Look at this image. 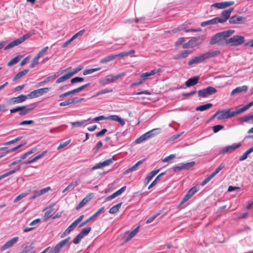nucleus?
<instances>
[{"label":"nucleus","instance_id":"nucleus-11","mask_svg":"<svg viewBox=\"0 0 253 253\" xmlns=\"http://www.w3.org/2000/svg\"><path fill=\"white\" fill-rule=\"evenodd\" d=\"M234 4V1H223L221 2L214 3L211 5V7H216L218 9H224L227 7L233 5Z\"/></svg>","mask_w":253,"mask_h":253},{"label":"nucleus","instance_id":"nucleus-32","mask_svg":"<svg viewBox=\"0 0 253 253\" xmlns=\"http://www.w3.org/2000/svg\"><path fill=\"white\" fill-rule=\"evenodd\" d=\"M212 104L211 103H207L206 104H204L202 105L199 106L196 108V111H204L206 110H208L211 108L212 106Z\"/></svg>","mask_w":253,"mask_h":253},{"label":"nucleus","instance_id":"nucleus-44","mask_svg":"<svg viewBox=\"0 0 253 253\" xmlns=\"http://www.w3.org/2000/svg\"><path fill=\"white\" fill-rule=\"evenodd\" d=\"M195 164V162L194 161H192L186 163H183L184 170H188L190 169L191 168L193 167Z\"/></svg>","mask_w":253,"mask_h":253},{"label":"nucleus","instance_id":"nucleus-30","mask_svg":"<svg viewBox=\"0 0 253 253\" xmlns=\"http://www.w3.org/2000/svg\"><path fill=\"white\" fill-rule=\"evenodd\" d=\"M79 92H80V90L79 87H78V88L74 89L72 90H70V91H67L66 92H65L64 93L61 94L59 97L60 98H63V97H66V96L70 95H73L76 93Z\"/></svg>","mask_w":253,"mask_h":253},{"label":"nucleus","instance_id":"nucleus-21","mask_svg":"<svg viewBox=\"0 0 253 253\" xmlns=\"http://www.w3.org/2000/svg\"><path fill=\"white\" fill-rule=\"evenodd\" d=\"M160 132V128H154L153 129L143 134L144 136L146 137L147 140L154 137L155 135L159 134Z\"/></svg>","mask_w":253,"mask_h":253},{"label":"nucleus","instance_id":"nucleus-52","mask_svg":"<svg viewBox=\"0 0 253 253\" xmlns=\"http://www.w3.org/2000/svg\"><path fill=\"white\" fill-rule=\"evenodd\" d=\"M33 35V33L31 32H29L28 33L23 35V36L20 37V39L22 42H24L25 40L28 39L30 38Z\"/></svg>","mask_w":253,"mask_h":253},{"label":"nucleus","instance_id":"nucleus-19","mask_svg":"<svg viewBox=\"0 0 253 253\" xmlns=\"http://www.w3.org/2000/svg\"><path fill=\"white\" fill-rule=\"evenodd\" d=\"M116 58H120L119 54H111L108 56H107L103 58H102L100 60V63L101 64H105L107 63L110 61L116 59Z\"/></svg>","mask_w":253,"mask_h":253},{"label":"nucleus","instance_id":"nucleus-28","mask_svg":"<svg viewBox=\"0 0 253 253\" xmlns=\"http://www.w3.org/2000/svg\"><path fill=\"white\" fill-rule=\"evenodd\" d=\"M166 174V172H162L161 173H160V174H159L157 177L156 178H155V179L151 183V184L148 187V189H150L152 187H153V186H154L155 185L157 184V183L161 180V179H162L163 176H164V175H165Z\"/></svg>","mask_w":253,"mask_h":253},{"label":"nucleus","instance_id":"nucleus-18","mask_svg":"<svg viewBox=\"0 0 253 253\" xmlns=\"http://www.w3.org/2000/svg\"><path fill=\"white\" fill-rule=\"evenodd\" d=\"M126 186L122 187L121 188H120L119 190L116 191L113 194L106 197L105 201H110V200L116 198V197L120 195L122 193H123L126 190Z\"/></svg>","mask_w":253,"mask_h":253},{"label":"nucleus","instance_id":"nucleus-10","mask_svg":"<svg viewBox=\"0 0 253 253\" xmlns=\"http://www.w3.org/2000/svg\"><path fill=\"white\" fill-rule=\"evenodd\" d=\"M19 240L18 237H14L10 240L7 241L3 245H2L0 248V251H3L8 248L12 247L15 244H16Z\"/></svg>","mask_w":253,"mask_h":253},{"label":"nucleus","instance_id":"nucleus-14","mask_svg":"<svg viewBox=\"0 0 253 253\" xmlns=\"http://www.w3.org/2000/svg\"><path fill=\"white\" fill-rule=\"evenodd\" d=\"M105 210V207H102L101 208H100L95 213H94L93 215H92L91 216H90L88 218H87L86 220L83 221L82 223H81L79 227L80 228L82 227L85 225L87 223H88L89 221H90L91 220L94 219L95 217H97L98 215H99L101 212H102Z\"/></svg>","mask_w":253,"mask_h":253},{"label":"nucleus","instance_id":"nucleus-53","mask_svg":"<svg viewBox=\"0 0 253 253\" xmlns=\"http://www.w3.org/2000/svg\"><path fill=\"white\" fill-rule=\"evenodd\" d=\"M84 237L80 233L74 239L73 243L75 244H78Z\"/></svg>","mask_w":253,"mask_h":253},{"label":"nucleus","instance_id":"nucleus-34","mask_svg":"<svg viewBox=\"0 0 253 253\" xmlns=\"http://www.w3.org/2000/svg\"><path fill=\"white\" fill-rule=\"evenodd\" d=\"M253 152V146L247 150L239 158V161H243L246 160L248 156V155Z\"/></svg>","mask_w":253,"mask_h":253},{"label":"nucleus","instance_id":"nucleus-2","mask_svg":"<svg viewBox=\"0 0 253 253\" xmlns=\"http://www.w3.org/2000/svg\"><path fill=\"white\" fill-rule=\"evenodd\" d=\"M245 40L244 36H234L233 37L227 39V45L231 46H239L245 42Z\"/></svg>","mask_w":253,"mask_h":253},{"label":"nucleus","instance_id":"nucleus-58","mask_svg":"<svg viewBox=\"0 0 253 253\" xmlns=\"http://www.w3.org/2000/svg\"><path fill=\"white\" fill-rule=\"evenodd\" d=\"M27 195V193H22L17 196L14 200V202L16 203L18 201L21 200L22 198L25 197Z\"/></svg>","mask_w":253,"mask_h":253},{"label":"nucleus","instance_id":"nucleus-35","mask_svg":"<svg viewBox=\"0 0 253 253\" xmlns=\"http://www.w3.org/2000/svg\"><path fill=\"white\" fill-rule=\"evenodd\" d=\"M71 77L70 76V74H69V73H66L64 75L62 76V77L59 78L56 81V84H59L62 82H65V81L67 80L68 79H70Z\"/></svg>","mask_w":253,"mask_h":253},{"label":"nucleus","instance_id":"nucleus-64","mask_svg":"<svg viewBox=\"0 0 253 253\" xmlns=\"http://www.w3.org/2000/svg\"><path fill=\"white\" fill-rule=\"evenodd\" d=\"M196 58L197 59V61L199 62V63L203 62L204 60L206 59L205 53L200 55L196 56Z\"/></svg>","mask_w":253,"mask_h":253},{"label":"nucleus","instance_id":"nucleus-13","mask_svg":"<svg viewBox=\"0 0 253 253\" xmlns=\"http://www.w3.org/2000/svg\"><path fill=\"white\" fill-rule=\"evenodd\" d=\"M161 68L155 69L154 70L150 71V72H147L141 74L140 75V77L142 78L143 80L145 82L148 79L149 77L154 75L158 73L161 72Z\"/></svg>","mask_w":253,"mask_h":253},{"label":"nucleus","instance_id":"nucleus-55","mask_svg":"<svg viewBox=\"0 0 253 253\" xmlns=\"http://www.w3.org/2000/svg\"><path fill=\"white\" fill-rule=\"evenodd\" d=\"M83 69V67L80 66L78 67H77L76 68L73 69V71L71 72H68L69 74H70V76L72 77L74 74L77 73L79 71H80Z\"/></svg>","mask_w":253,"mask_h":253},{"label":"nucleus","instance_id":"nucleus-51","mask_svg":"<svg viewBox=\"0 0 253 253\" xmlns=\"http://www.w3.org/2000/svg\"><path fill=\"white\" fill-rule=\"evenodd\" d=\"M84 79L82 77H76L72 78L71 80V83L72 84H75L77 83L82 82L84 81Z\"/></svg>","mask_w":253,"mask_h":253},{"label":"nucleus","instance_id":"nucleus-47","mask_svg":"<svg viewBox=\"0 0 253 253\" xmlns=\"http://www.w3.org/2000/svg\"><path fill=\"white\" fill-rule=\"evenodd\" d=\"M91 228L90 227L84 228L82 229L81 232L80 233V234L84 238V236L87 235L90 232Z\"/></svg>","mask_w":253,"mask_h":253},{"label":"nucleus","instance_id":"nucleus-25","mask_svg":"<svg viewBox=\"0 0 253 253\" xmlns=\"http://www.w3.org/2000/svg\"><path fill=\"white\" fill-rule=\"evenodd\" d=\"M160 171V169L154 170L150 172L146 177L145 179V184H147L152 179V178L156 175Z\"/></svg>","mask_w":253,"mask_h":253},{"label":"nucleus","instance_id":"nucleus-60","mask_svg":"<svg viewBox=\"0 0 253 253\" xmlns=\"http://www.w3.org/2000/svg\"><path fill=\"white\" fill-rule=\"evenodd\" d=\"M70 104H72L71 99H69L64 102H62L60 103L59 106L62 107V106H67V105H69Z\"/></svg>","mask_w":253,"mask_h":253},{"label":"nucleus","instance_id":"nucleus-45","mask_svg":"<svg viewBox=\"0 0 253 253\" xmlns=\"http://www.w3.org/2000/svg\"><path fill=\"white\" fill-rule=\"evenodd\" d=\"M250 108V107H249V105H248V104H247V105L244 106L243 107L235 110V112L236 115H237L240 113H242L249 109Z\"/></svg>","mask_w":253,"mask_h":253},{"label":"nucleus","instance_id":"nucleus-59","mask_svg":"<svg viewBox=\"0 0 253 253\" xmlns=\"http://www.w3.org/2000/svg\"><path fill=\"white\" fill-rule=\"evenodd\" d=\"M119 117H120L117 115H113L107 117V120H110L117 122L119 119Z\"/></svg>","mask_w":253,"mask_h":253},{"label":"nucleus","instance_id":"nucleus-22","mask_svg":"<svg viewBox=\"0 0 253 253\" xmlns=\"http://www.w3.org/2000/svg\"><path fill=\"white\" fill-rule=\"evenodd\" d=\"M192 52L191 50H185L184 51H182L180 52H179L177 54L175 55L173 59H179L181 58H185L187 57L189 54H190Z\"/></svg>","mask_w":253,"mask_h":253},{"label":"nucleus","instance_id":"nucleus-20","mask_svg":"<svg viewBox=\"0 0 253 253\" xmlns=\"http://www.w3.org/2000/svg\"><path fill=\"white\" fill-rule=\"evenodd\" d=\"M199 79V76H194L189 79L185 82V84L187 87H191L194 86L198 84Z\"/></svg>","mask_w":253,"mask_h":253},{"label":"nucleus","instance_id":"nucleus-27","mask_svg":"<svg viewBox=\"0 0 253 253\" xmlns=\"http://www.w3.org/2000/svg\"><path fill=\"white\" fill-rule=\"evenodd\" d=\"M249 121H251V123L253 124V114L246 115L240 118L239 121L240 123H243L244 122H248Z\"/></svg>","mask_w":253,"mask_h":253},{"label":"nucleus","instance_id":"nucleus-3","mask_svg":"<svg viewBox=\"0 0 253 253\" xmlns=\"http://www.w3.org/2000/svg\"><path fill=\"white\" fill-rule=\"evenodd\" d=\"M216 92L217 90L215 88L209 86L205 88L198 90V94L200 97L206 98L210 95L215 93Z\"/></svg>","mask_w":253,"mask_h":253},{"label":"nucleus","instance_id":"nucleus-15","mask_svg":"<svg viewBox=\"0 0 253 253\" xmlns=\"http://www.w3.org/2000/svg\"><path fill=\"white\" fill-rule=\"evenodd\" d=\"M27 98H29L28 94L27 95L21 94L17 97L11 98L9 101V103L11 104H15L22 103L25 101Z\"/></svg>","mask_w":253,"mask_h":253},{"label":"nucleus","instance_id":"nucleus-56","mask_svg":"<svg viewBox=\"0 0 253 253\" xmlns=\"http://www.w3.org/2000/svg\"><path fill=\"white\" fill-rule=\"evenodd\" d=\"M22 136L18 137L14 139L5 142L3 145H7L12 144H14L18 141L20 140L22 138Z\"/></svg>","mask_w":253,"mask_h":253},{"label":"nucleus","instance_id":"nucleus-39","mask_svg":"<svg viewBox=\"0 0 253 253\" xmlns=\"http://www.w3.org/2000/svg\"><path fill=\"white\" fill-rule=\"evenodd\" d=\"M220 53L219 50H215L211 52H208L205 53L206 59L212 57H215Z\"/></svg>","mask_w":253,"mask_h":253},{"label":"nucleus","instance_id":"nucleus-36","mask_svg":"<svg viewBox=\"0 0 253 253\" xmlns=\"http://www.w3.org/2000/svg\"><path fill=\"white\" fill-rule=\"evenodd\" d=\"M55 78V75H51L49 77H46L43 81L39 82L38 84V86H41L47 83L50 80H53Z\"/></svg>","mask_w":253,"mask_h":253},{"label":"nucleus","instance_id":"nucleus-1","mask_svg":"<svg viewBox=\"0 0 253 253\" xmlns=\"http://www.w3.org/2000/svg\"><path fill=\"white\" fill-rule=\"evenodd\" d=\"M234 33L235 30H228L217 33L211 38L210 44L211 45L217 44L222 46L227 45V38L230 37Z\"/></svg>","mask_w":253,"mask_h":253},{"label":"nucleus","instance_id":"nucleus-29","mask_svg":"<svg viewBox=\"0 0 253 253\" xmlns=\"http://www.w3.org/2000/svg\"><path fill=\"white\" fill-rule=\"evenodd\" d=\"M29 71V70L28 69H24L23 71H21L18 72L16 75L13 77L12 81H15L19 79H20L24 76H25L28 72Z\"/></svg>","mask_w":253,"mask_h":253},{"label":"nucleus","instance_id":"nucleus-12","mask_svg":"<svg viewBox=\"0 0 253 253\" xmlns=\"http://www.w3.org/2000/svg\"><path fill=\"white\" fill-rule=\"evenodd\" d=\"M241 146V144L240 143H234L231 145H229L225 147L220 152L219 154H223L226 153H231L236 150V149L239 148Z\"/></svg>","mask_w":253,"mask_h":253},{"label":"nucleus","instance_id":"nucleus-26","mask_svg":"<svg viewBox=\"0 0 253 253\" xmlns=\"http://www.w3.org/2000/svg\"><path fill=\"white\" fill-rule=\"evenodd\" d=\"M144 159H142V160H141L139 161H138L135 164H134L133 166H132L131 167L129 168V169H127L125 171V172H124V174H127L129 172H132L134 170H135L136 169V168L139 166L140 165H141V164H142V163L144 162Z\"/></svg>","mask_w":253,"mask_h":253},{"label":"nucleus","instance_id":"nucleus-41","mask_svg":"<svg viewBox=\"0 0 253 253\" xmlns=\"http://www.w3.org/2000/svg\"><path fill=\"white\" fill-rule=\"evenodd\" d=\"M90 119L86 120H83L82 121H77L75 122L71 123V125L73 127H80L84 125L86 122L89 121Z\"/></svg>","mask_w":253,"mask_h":253},{"label":"nucleus","instance_id":"nucleus-24","mask_svg":"<svg viewBox=\"0 0 253 253\" xmlns=\"http://www.w3.org/2000/svg\"><path fill=\"white\" fill-rule=\"evenodd\" d=\"M248 89V86L247 85H243L241 86H238L234 89L231 92V95H234L236 94L246 91Z\"/></svg>","mask_w":253,"mask_h":253},{"label":"nucleus","instance_id":"nucleus-42","mask_svg":"<svg viewBox=\"0 0 253 253\" xmlns=\"http://www.w3.org/2000/svg\"><path fill=\"white\" fill-rule=\"evenodd\" d=\"M100 69H101L100 67L96 68H91V69H86L84 71L83 75H86L88 74H92L96 71L100 70Z\"/></svg>","mask_w":253,"mask_h":253},{"label":"nucleus","instance_id":"nucleus-16","mask_svg":"<svg viewBox=\"0 0 253 253\" xmlns=\"http://www.w3.org/2000/svg\"><path fill=\"white\" fill-rule=\"evenodd\" d=\"M245 21V18L241 16L234 15L229 20V23L232 24H242Z\"/></svg>","mask_w":253,"mask_h":253},{"label":"nucleus","instance_id":"nucleus-4","mask_svg":"<svg viewBox=\"0 0 253 253\" xmlns=\"http://www.w3.org/2000/svg\"><path fill=\"white\" fill-rule=\"evenodd\" d=\"M219 112V116L217 117L218 120L227 119L236 116L235 111H230V109L218 110Z\"/></svg>","mask_w":253,"mask_h":253},{"label":"nucleus","instance_id":"nucleus-37","mask_svg":"<svg viewBox=\"0 0 253 253\" xmlns=\"http://www.w3.org/2000/svg\"><path fill=\"white\" fill-rule=\"evenodd\" d=\"M21 107H23V108L20 110V112H19V114L20 116H24L29 112H30L33 108H27L26 106H22Z\"/></svg>","mask_w":253,"mask_h":253},{"label":"nucleus","instance_id":"nucleus-5","mask_svg":"<svg viewBox=\"0 0 253 253\" xmlns=\"http://www.w3.org/2000/svg\"><path fill=\"white\" fill-rule=\"evenodd\" d=\"M203 42V39L200 37L198 38L193 37L187 42L183 45V48H192L200 44Z\"/></svg>","mask_w":253,"mask_h":253},{"label":"nucleus","instance_id":"nucleus-31","mask_svg":"<svg viewBox=\"0 0 253 253\" xmlns=\"http://www.w3.org/2000/svg\"><path fill=\"white\" fill-rule=\"evenodd\" d=\"M90 198L88 196L84 197L82 201L76 206V209L79 210L83 207L90 200Z\"/></svg>","mask_w":253,"mask_h":253},{"label":"nucleus","instance_id":"nucleus-6","mask_svg":"<svg viewBox=\"0 0 253 253\" xmlns=\"http://www.w3.org/2000/svg\"><path fill=\"white\" fill-rule=\"evenodd\" d=\"M70 239L71 237H69L61 241L50 250V253H59L60 252L63 248L69 243Z\"/></svg>","mask_w":253,"mask_h":253},{"label":"nucleus","instance_id":"nucleus-57","mask_svg":"<svg viewBox=\"0 0 253 253\" xmlns=\"http://www.w3.org/2000/svg\"><path fill=\"white\" fill-rule=\"evenodd\" d=\"M147 140V139L145 136H144V134H142L139 137L137 138L135 140V142L136 144L141 143Z\"/></svg>","mask_w":253,"mask_h":253},{"label":"nucleus","instance_id":"nucleus-54","mask_svg":"<svg viewBox=\"0 0 253 253\" xmlns=\"http://www.w3.org/2000/svg\"><path fill=\"white\" fill-rule=\"evenodd\" d=\"M71 99L72 104H76V103L81 102L84 99V98H79L77 97H75Z\"/></svg>","mask_w":253,"mask_h":253},{"label":"nucleus","instance_id":"nucleus-8","mask_svg":"<svg viewBox=\"0 0 253 253\" xmlns=\"http://www.w3.org/2000/svg\"><path fill=\"white\" fill-rule=\"evenodd\" d=\"M124 74H121L116 75H109L107 76V78L100 80L99 81V84L103 85H105L114 82L115 81L118 80Z\"/></svg>","mask_w":253,"mask_h":253},{"label":"nucleus","instance_id":"nucleus-61","mask_svg":"<svg viewBox=\"0 0 253 253\" xmlns=\"http://www.w3.org/2000/svg\"><path fill=\"white\" fill-rule=\"evenodd\" d=\"M176 157L175 154H171L169 155L168 157H166L165 159L163 160V162H169V160L174 158Z\"/></svg>","mask_w":253,"mask_h":253},{"label":"nucleus","instance_id":"nucleus-40","mask_svg":"<svg viewBox=\"0 0 253 253\" xmlns=\"http://www.w3.org/2000/svg\"><path fill=\"white\" fill-rule=\"evenodd\" d=\"M21 57V55H17L15 56L7 63V65L8 66H11L14 64H17L19 62Z\"/></svg>","mask_w":253,"mask_h":253},{"label":"nucleus","instance_id":"nucleus-17","mask_svg":"<svg viewBox=\"0 0 253 253\" xmlns=\"http://www.w3.org/2000/svg\"><path fill=\"white\" fill-rule=\"evenodd\" d=\"M34 249L35 247L33 244L27 243L19 253H34L35 252Z\"/></svg>","mask_w":253,"mask_h":253},{"label":"nucleus","instance_id":"nucleus-23","mask_svg":"<svg viewBox=\"0 0 253 253\" xmlns=\"http://www.w3.org/2000/svg\"><path fill=\"white\" fill-rule=\"evenodd\" d=\"M218 23H219L218 17H216L212 19L202 22L201 23V26L203 27L208 25L216 24Z\"/></svg>","mask_w":253,"mask_h":253},{"label":"nucleus","instance_id":"nucleus-49","mask_svg":"<svg viewBox=\"0 0 253 253\" xmlns=\"http://www.w3.org/2000/svg\"><path fill=\"white\" fill-rule=\"evenodd\" d=\"M224 127V126L221 125H217L212 126V129L214 133H217L219 130L222 129Z\"/></svg>","mask_w":253,"mask_h":253},{"label":"nucleus","instance_id":"nucleus-9","mask_svg":"<svg viewBox=\"0 0 253 253\" xmlns=\"http://www.w3.org/2000/svg\"><path fill=\"white\" fill-rule=\"evenodd\" d=\"M234 9L233 7H231L229 9L224 10L221 12L222 17H219V23H223L226 22L229 18H230V15Z\"/></svg>","mask_w":253,"mask_h":253},{"label":"nucleus","instance_id":"nucleus-50","mask_svg":"<svg viewBox=\"0 0 253 253\" xmlns=\"http://www.w3.org/2000/svg\"><path fill=\"white\" fill-rule=\"evenodd\" d=\"M135 52V51L134 50H131L130 51H127V52H123L119 53L120 58H121L123 57L129 55H131V54H133Z\"/></svg>","mask_w":253,"mask_h":253},{"label":"nucleus","instance_id":"nucleus-63","mask_svg":"<svg viewBox=\"0 0 253 253\" xmlns=\"http://www.w3.org/2000/svg\"><path fill=\"white\" fill-rule=\"evenodd\" d=\"M103 143L102 142L100 141L97 142L96 145L94 147L93 150H95V153H96L99 149L102 146Z\"/></svg>","mask_w":253,"mask_h":253},{"label":"nucleus","instance_id":"nucleus-38","mask_svg":"<svg viewBox=\"0 0 253 253\" xmlns=\"http://www.w3.org/2000/svg\"><path fill=\"white\" fill-rule=\"evenodd\" d=\"M139 228V226H137L135 228L133 231H132L127 236L126 239V241L127 242L130 240L131 238H132L138 232V229Z\"/></svg>","mask_w":253,"mask_h":253},{"label":"nucleus","instance_id":"nucleus-43","mask_svg":"<svg viewBox=\"0 0 253 253\" xmlns=\"http://www.w3.org/2000/svg\"><path fill=\"white\" fill-rule=\"evenodd\" d=\"M78 185L77 181H74L69 184L62 191L63 193H65V192L71 189H73L75 187H76Z\"/></svg>","mask_w":253,"mask_h":253},{"label":"nucleus","instance_id":"nucleus-33","mask_svg":"<svg viewBox=\"0 0 253 253\" xmlns=\"http://www.w3.org/2000/svg\"><path fill=\"white\" fill-rule=\"evenodd\" d=\"M122 205V202H120L117 205L113 206L112 208H111L109 211V212L111 214H114L117 213L120 208L121 207V206Z\"/></svg>","mask_w":253,"mask_h":253},{"label":"nucleus","instance_id":"nucleus-7","mask_svg":"<svg viewBox=\"0 0 253 253\" xmlns=\"http://www.w3.org/2000/svg\"><path fill=\"white\" fill-rule=\"evenodd\" d=\"M49 89L50 88L49 87H44L34 90L28 94V96L29 98H36L47 93Z\"/></svg>","mask_w":253,"mask_h":253},{"label":"nucleus","instance_id":"nucleus-62","mask_svg":"<svg viewBox=\"0 0 253 253\" xmlns=\"http://www.w3.org/2000/svg\"><path fill=\"white\" fill-rule=\"evenodd\" d=\"M114 160L115 159L114 158V157L110 159H107L103 162L105 166V167L109 166L113 163Z\"/></svg>","mask_w":253,"mask_h":253},{"label":"nucleus","instance_id":"nucleus-46","mask_svg":"<svg viewBox=\"0 0 253 253\" xmlns=\"http://www.w3.org/2000/svg\"><path fill=\"white\" fill-rule=\"evenodd\" d=\"M171 169L175 172H177L182 170H184L183 163H180L177 165L174 166Z\"/></svg>","mask_w":253,"mask_h":253},{"label":"nucleus","instance_id":"nucleus-48","mask_svg":"<svg viewBox=\"0 0 253 253\" xmlns=\"http://www.w3.org/2000/svg\"><path fill=\"white\" fill-rule=\"evenodd\" d=\"M199 187L195 186L193 187H192L188 191V193L192 197L193 196L198 190H199Z\"/></svg>","mask_w":253,"mask_h":253}]
</instances>
